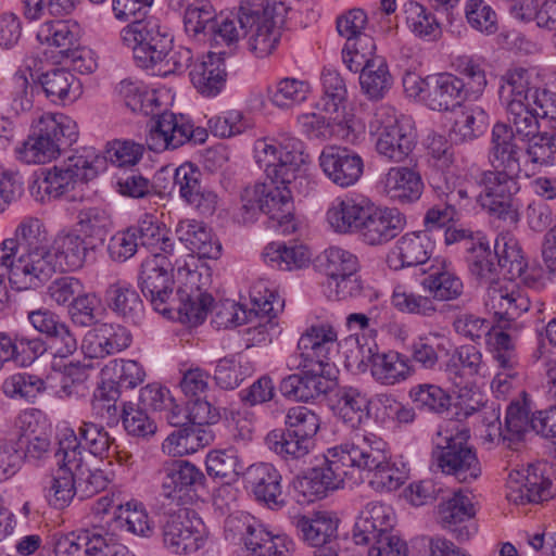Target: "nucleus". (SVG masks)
Returning a JSON list of instances; mask_svg holds the SVG:
<instances>
[{
    "mask_svg": "<svg viewBox=\"0 0 556 556\" xmlns=\"http://www.w3.org/2000/svg\"><path fill=\"white\" fill-rule=\"evenodd\" d=\"M387 443L372 433L355 434L325 454V463L315 467L300 482L305 496L313 502L323 498L328 491L363 482L365 475L369 485L378 492H391L403 483L401 472L389 462Z\"/></svg>",
    "mask_w": 556,
    "mask_h": 556,
    "instance_id": "nucleus-1",
    "label": "nucleus"
},
{
    "mask_svg": "<svg viewBox=\"0 0 556 556\" xmlns=\"http://www.w3.org/2000/svg\"><path fill=\"white\" fill-rule=\"evenodd\" d=\"M290 185L270 179L269 182L245 187L240 194L241 205L237 214L238 222L252 223L260 213H263L268 216L271 228L283 235L294 232L296 224Z\"/></svg>",
    "mask_w": 556,
    "mask_h": 556,
    "instance_id": "nucleus-2",
    "label": "nucleus"
},
{
    "mask_svg": "<svg viewBox=\"0 0 556 556\" xmlns=\"http://www.w3.org/2000/svg\"><path fill=\"white\" fill-rule=\"evenodd\" d=\"M77 123L64 114L46 113L33 125L28 139L20 151L26 163H46L78 139Z\"/></svg>",
    "mask_w": 556,
    "mask_h": 556,
    "instance_id": "nucleus-3",
    "label": "nucleus"
},
{
    "mask_svg": "<svg viewBox=\"0 0 556 556\" xmlns=\"http://www.w3.org/2000/svg\"><path fill=\"white\" fill-rule=\"evenodd\" d=\"M370 135L376 137V151L388 162L401 163L408 159L416 146V132L409 118L397 115L393 106H378L368 122Z\"/></svg>",
    "mask_w": 556,
    "mask_h": 556,
    "instance_id": "nucleus-4",
    "label": "nucleus"
},
{
    "mask_svg": "<svg viewBox=\"0 0 556 556\" xmlns=\"http://www.w3.org/2000/svg\"><path fill=\"white\" fill-rule=\"evenodd\" d=\"M520 173H508L504 169H490L480 174L478 184L482 188L477 200L481 207L492 217L507 225H516L519 220Z\"/></svg>",
    "mask_w": 556,
    "mask_h": 556,
    "instance_id": "nucleus-5",
    "label": "nucleus"
},
{
    "mask_svg": "<svg viewBox=\"0 0 556 556\" xmlns=\"http://www.w3.org/2000/svg\"><path fill=\"white\" fill-rule=\"evenodd\" d=\"M529 72L517 67L501 77L498 98L508 114L509 125L517 139L527 142L539 132V116L528 102Z\"/></svg>",
    "mask_w": 556,
    "mask_h": 556,
    "instance_id": "nucleus-6",
    "label": "nucleus"
},
{
    "mask_svg": "<svg viewBox=\"0 0 556 556\" xmlns=\"http://www.w3.org/2000/svg\"><path fill=\"white\" fill-rule=\"evenodd\" d=\"M468 439L467 430L442 437L432 452V457L442 472L453 476L462 483H471L481 476V464Z\"/></svg>",
    "mask_w": 556,
    "mask_h": 556,
    "instance_id": "nucleus-7",
    "label": "nucleus"
},
{
    "mask_svg": "<svg viewBox=\"0 0 556 556\" xmlns=\"http://www.w3.org/2000/svg\"><path fill=\"white\" fill-rule=\"evenodd\" d=\"M226 528L241 535L244 546L254 556H291L294 542L285 534H274L265 525L247 513L230 515Z\"/></svg>",
    "mask_w": 556,
    "mask_h": 556,
    "instance_id": "nucleus-8",
    "label": "nucleus"
},
{
    "mask_svg": "<svg viewBox=\"0 0 556 556\" xmlns=\"http://www.w3.org/2000/svg\"><path fill=\"white\" fill-rule=\"evenodd\" d=\"M160 526L164 546L173 554H192L205 545V528L194 511H166L160 520Z\"/></svg>",
    "mask_w": 556,
    "mask_h": 556,
    "instance_id": "nucleus-9",
    "label": "nucleus"
},
{
    "mask_svg": "<svg viewBox=\"0 0 556 556\" xmlns=\"http://www.w3.org/2000/svg\"><path fill=\"white\" fill-rule=\"evenodd\" d=\"M324 258L323 266L326 275L324 288L327 296L343 300L358 295L363 286L357 276L359 269L357 256L348 250L331 247L324 252Z\"/></svg>",
    "mask_w": 556,
    "mask_h": 556,
    "instance_id": "nucleus-10",
    "label": "nucleus"
},
{
    "mask_svg": "<svg viewBox=\"0 0 556 556\" xmlns=\"http://www.w3.org/2000/svg\"><path fill=\"white\" fill-rule=\"evenodd\" d=\"M161 493L164 497L185 505L192 503L204 489L205 476L185 459H166L157 470Z\"/></svg>",
    "mask_w": 556,
    "mask_h": 556,
    "instance_id": "nucleus-11",
    "label": "nucleus"
},
{
    "mask_svg": "<svg viewBox=\"0 0 556 556\" xmlns=\"http://www.w3.org/2000/svg\"><path fill=\"white\" fill-rule=\"evenodd\" d=\"M300 372L283 378L279 384L280 393L295 402H309L327 394L333 388L330 379L331 367L312 362L301 361Z\"/></svg>",
    "mask_w": 556,
    "mask_h": 556,
    "instance_id": "nucleus-12",
    "label": "nucleus"
},
{
    "mask_svg": "<svg viewBox=\"0 0 556 556\" xmlns=\"http://www.w3.org/2000/svg\"><path fill=\"white\" fill-rule=\"evenodd\" d=\"M138 45H125L132 50V58L137 66L150 71L151 74L166 77L172 74L184 73L193 60L191 49L176 46L170 51H160L156 46L138 38Z\"/></svg>",
    "mask_w": 556,
    "mask_h": 556,
    "instance_id": "nucleus-13",
    "label": "nucleus"
},
{
    "mask_svg": "<svg viewBox=\"0 0 556 556\" xmlns=\"http://www.w3.org/2000/svg\"><path fill=\"white\" fill-rule=\"evenodd\" d=\"M204 131L195 132L193 125L182 114L176 115L172 112H164L157 115L146 142L150 150L162 152L168 149H177L186 142L194 139V141H204Z\"/></svg>",
    "mask_w": 556,
    "mask_h": 556,
    "instance_id": "nucleus-14",
    "label": "nucleus"
},
{
    "mask_svg": "<svg viewBox=\"0 0 556 556\" xmlns=\"http://www.w3.org/2000/svg\"><path fill=\"white\" fill-rule=\"evenodd\" d=\"M38 41L54 48L61 58L76 70L83 71V62L88 53L80 47V28L77 23L64 20H51L42 23L37 30Z\"/></svg>",
    "mask_w": 556,
    "mask_h": 556,
    "instance_id": "nucleus-15",
    "label": "nucleus"
},
{
    "mask_svg": "<svg viewBox=\"0 0 556 556\" xmlns=\"http://www.w3.org/2000/svg\"><path fill=\"white\" fill-rule=\"evenodd\" d=\"M546 465H529L521 470H513L507 479V498L515 504L540 503L552 498L556 491L545 475Z\"/></svg>",
    "mask_w": 556,
    "mask_h": 556,
    "instance_id": "nucleus-16",
    "label": "nucleus"
},
{
    "mask_svg": "<svg viewBox=\"0 0 556 556\" xmlns=\"http://www.w3.org/2000/svg\"><path fill=\"white\" fill-rule=\"evenodd\" d=\"M421 87L418 91H426L424 101L433 111H452L468 99L465 81L452 73L429 75L425 79H415Z\"/></svg>",
    "mask_w": 556,
    "mask_h": 556,
    "instance_id": "nucleus-17",
    "label": "nucleus"
},
{
    "mask_svg": "<svg viewBox=\"0 0 556 556\" xmlns=\"http://www.w3.org/2000/svg\"><path fill=\"white\" fill-rule=\"evenodd\" d=\"M318 161L325 176L341 188L354 186L364 173L362 156L349 148L327 146Z\"/></svg>",
    "mask_w": 556,
    "mask_h": 556,
    "instance_id": "nucleus-18",
    "label": "nucleus"
},
{
    "mask_svg": "<svg viewBox=\"0 0 556 556\" xmlns=\"http://www.w3.org/2000/svg\"><path fill=\"white\" fill-rule=\"evenodd\" d=\"M244 486L254 500L269 509H280L286 505L282 497V476L269 463L250 465L243 472Z\"/></svg>",
    "mask_w": 556,
    "mask_h": 556,
    "instance_id": "nucleus-19",
    "label": "nucleus"
},
{
    "mask_svg": "<svg viewBox=\"0 0 556 556\" xmlns=\"http://www.w3.org/2000/svg\"><path fill=\"white\" fill-rule=\"evenodd\" d=\"M406 227V216L396 207H376L370 202L359 238L371 247L384 245Z\"/></svg>",
    "mask_w": 556,
    "mask_h": 556,
    "instance_id": "nucleus-20",
    "label": "nucleus"
},
{
    "mask_svg": "<svg viewBox=\"0 0 556 556\" xmlns=\"http://www.w3.org/2000/svg\"><path fill=\"white\" fill-rule=\"evenodd\" d=\"M31 261L17 250V243L5 239L0 243V276L8 275L11 285L18 290L38 288L46 278L39 275Z\"/></svg>",
    "mask_w": 556,
    "mask_h": 556,
    "instance_id": "nucleus-21",
    "label": "nucleus"
},
{
    "mask_svg": "<svg viewBox=\"0 0 556 556\" xmlns=\"http://www.w3.org/2000/svg\"><path fill=\"white\" fill-rule=\"evenodd\" d=\"M139 285L143 295L150 300L153 308L163 314H169L173 298L174 280L170 273L164 268L157 257H152L141 264Z\"/></svg>",
    "mask_w": 556,
    "mask_h": 556,
    "instance_id": "nucleus-22",
    "label": "nucleus"
},
{
    "mask_svg": "<svg viewBox=\"0 0 556 556\" xmlns=\"http://www.w3.org/2000/svg\"><path fill=\"white\" fill-rule=\"evenodd\" d=\"M17 243V250L34 262L39 275L46 280L53 274V267L47 261L49 249L47 245V232L40 219L35 217L24 218L17 226L14 237L10 238Z\"/></svg>",
    "mask_w": 556,
    "mask_h": 556,
    "instance_id": "nucleus-23",
    "label": "nucleus"
},
{
    "mask_svg": "<svg viewBox=\"0 0 556 556\" xmlns=\"http://www.w3.org/2000/svg\"><path fill=\"white\" fill-rule=\"evenodd\" d=\"M289 9L283 0H242L237 13L240 30L281 28Z\"/></svg>",
    "mask_w": 556,
    "mask_h": 556,
    "instance_id": "nucleus-24",
    "label": "nucleus"
},
{
    "mask_svg": "<svg viewBox=\"0 0 556 556\" xmlns=\"http://www.w3.org/2000/svg\"><path fill=\"white\" fill-rule=\"evenodd\" d=\"M516 138L508 124L496 123L491 132L488 159L493 168L521 173V157L526 148Z\"/></svg>",
    "mask_w": 556,
    "mask_h": 556,
    "instance_id": "nucleus-25",
    "label": "nucleus"
},
{
    "mask_svg": "<svg viewBox=\"0 0 556 556\" xmlns=\"http://www.w3.org/2000/svg\"><path fill=\"white\" fill-rule=\"evenodd\" d=\"M439 515L444 528H447L458 542L468 541L476 532L473 521L476 515L471 500L455 493L451 498L439 506Z\"/></svg>",
    "mask_w": 556,
    "mask_h": 556,
    "instance_id": "nucleus-26",
    "label": "nucleus"
},
{
    "mask_svg": "<svg viewBox=\"0 0 556 556\" xmlns=\"http://www.w3.org/2000/svg\"><path fill=\"white\" fill-rule=\"evenodd\" d=\"M332 410L352 429L368 425L372 418L370 397L354 387H341L336 391Z\"/></svg>",
    "mask_w": 556,
    "mask_h": 556,
    "instance_id": "nucleus-27",
    "label": "nucleus"
},
{
    "mask_svg": "<svg viewBox=\"0 0 556 556\" xmlns=\"http://www.w3.org/2000/svg\"><path fill=\"white\" fill-rule=\"evenodd\" d=\"M132 340L130 331L118 324H100L90 330L83 349L91 358H103L127 349Z\"/></svg>",
    "mask_w": 556,
    "mask_h": 556,
    "instance_id": "nucleus-28",
    "label": "nucleus"
},
{
    "mask_svg": "<svg viewBox=\"0 0 556 556\" xmlns=\"http://www.w3.org/2000/svg\"><path fill=\"white\" fill-rule=\"evenodd\" d=\"M521 399L514 400L506 409L505 427L500 421V410H492L494 422L492 426L496 429L498 437L504 442H508V447L523 441L529 430H532V417H530V403L526 391L520 393Z\"/></svg>",
    "mask_w": 556,
    "mask_h": 556,
    "instance_id": "nucleus-29",
    "label": "nucleus"
},
{
    "mask_svg": "<svg viewBox=\"0 0 556 556\" xmlns=\"http://www.w3.org/2000/svg\"><path fill=\"white\" fill-rule=\"evenodd\" d=\"M93 248L86 239L75 232H61L53 241L52 251L49 250V263L56 270L72 271L84 266L86 257Z\"/></svg>",
    "mask_w": 556,
    "mask_h": 556,
    "instance_id": "nucleus-30",
    "label": "nucleus"
},
{
    "mask_svg": "<svg viewBox=\"0 0 556 556\" xmlns=\"http://www.w3.org/2000/svg\"><path fill=\"white\" fill-rule=\"evenodd\" d=\"M394 514L390 506L381 502H369L361 511L355 526L353 538L356 544H370L377 538L391 532Z\"/></svg>",
    "mask_w": 556,
    "mask_h": 556,
    "instance_id": "nucleus-31",
    "label": "nucleus"
},
{
    "mask_svg": "<svg viewBox=\"0 0 556 556\" xmlns=\"http://www.w3.org/2000/svg\"><path fill=\"white\" fill-rule=\"evenodd\" d=\"M108 308L126 323L137 324L143 315V303L135 287L125 280L110 283L104 292Z\"/></svg>",
    "mask_w": 556,
    "mask_h": 556,
    "instance_id": "nucleus-32",
    "label": "nucleus"
},
{
    "mask_svg": "<svg viewBox=\"0 0 556 556\" xmlns=\"http://www.w3.org/2000/svg\"><path fill=\"white\" fill-rule=\"evenodd\" d=\"M337 331L327 324L313 325L306 329L298 342L303 361L331 367L329 354L334 348Z\"/></svg>",
    "mask_w": 556,
    "mask_h": 556,
    "instance_id": "nucleus-33",
    "label": "nucleus"
},
{
    "mask_svg": "<svg viewBox=\"0 0 556 556\" xmlns=\"http://www.w3.org/2000/svg\"><path fill=\"white\" fill-rule=\"evenodd\" d=\"M176 236L192 254L201 258L216 260L222 253V244L202 222L180 220L176 227Z\"/></svg>",
    "mask_w": 556,
    "mask_h": 556,
    "instance_id": "nucleus-34",
    "label": "nucleus"
},
{
    "mask_svg": "<svg viewBox=\"0 0 556 556\" xmlns=\"http://www.w3.org/2000/svg\"><path fill=\"white\" fill-rule=\"evenodd\" d=\"M382 185L384 193L400 204L416 202L424 190L420 175L406 166L391 167L384 175Z\"/></svg>",
    "mask_w": 556,
    "mask_h": 556,
    "instance_id": "nucleus-35",
    "label": "nucleus"
},
{
    "mask_svg": "<svg viewBox=\"0 0 556 556\" xmlns=\"http://www.w3.org/2000/svg\"><path fill=\"white\" fill-rule=\"evenodd\" d=\"M226 51L208 52L205 60L195 63L190 71V79L194 88L203 96L215 97L226 81L224 55Z\"/></svg>",
    "mask_w": 556,
    "mask_h": 556,
    "instance_id": "nucleus-36",
    "label": "nucleus"
},
{
    "mask_svg": "<svg viewBox=\"0 0 556 556\" xmlns=\"http://www.w3.org/2000/svg\"><path fill=\"white\" fill-rule=\"evenodd\" d=\"M370 371L376 381L384 386H394L406 380L414 371L409 358L395 351L372 353L368 348Z\"/></svg>",
    "mask_w": 556,
    "mask_h": 556,
    "instance_id": "nucleus-37",
    "label": "nucleus"
},
{
    "mask_svg": "<svg viewBox=\"0 0 556 556\" xmlns=\"http://www.w3.org/2000/svg\"><path fill=\"white\" fill-rule=\"evenodd\" d=\"M369 201L352 198L338 200L327 211L330 227L339 233H357L359 236Z\"/></svg>",
    "mask_w": 556,
    "mask_h": 556,
    "instance_id": "nucleus-38",
    "label": "nucleus"
},
{
    "mask_svg": "<svg viewBox=\"0 0 556 556\" xmlns=\"http://www.w3.org/2000/svg\"><path fill=\"white\" fill-rule=\"evenodd\" d=\"M214 440L213 429L188 422L187 426L173 431L163 442L162 448L169 455L184 456L212 444Z\"/></svg>",
    "mask_w": 556,
    "mask_h": 556,
    "instance_id": "nucleus-39",
    "label": "nucleus"
},
{
    "mask_svg": "<svg viewBox=\"0 0 556 556\" xmlns=\"http://www.w3.org/2000/svg\"><path fill=\"white\" fill-rule=\"evenodd\" d=\"M46 97L53 103L74 102L81 93L80 83L66 68H52L39 76Z\"/></svg>",
    "mask_w": 556,
    "mask_h": 556,
    "instance_id": "nucleus-40",
    "label": "nucleus"
},
{
    "mask_svg": "<svg viewBox=\"0 0 556 556\" xmlns=\"http://www.w3.org/2000/svg\"><path fill=\"white\" fill-rule=\"evenodd\" d=\"M138 38L156 46L160 51L174 49V36L167 27L162 26L156 20H137L121 30V39L124 45H138Z\"/></svg>",
    "mask_w": 556,
    "mask_h": 556,
    "instance_id": "nucleus-41",
    "label": "nucleus"
},
{
    "mask_svg": "<svg viewBox=\"0 0 556 556\" xmlns=\"http://www.w3.org/2000/svg\"><path fill=\"white\" fill-rule=\"evenodd\" d=\"M177 301L180 319L195 326L205 320L214 299L199 287L185 285L177 290Z\"/></svg>",
    "mask_w": 556,
    "mask_h": 556,
    "instance_id": "nucleus-42",
    "label": "nucleus"
},
{
    "mask_svg": "<svg viewBox=\"0 0 556 556\" xmlns=\"http://www.w3.org/2000/svg\"><path fill=\"white\" fill-rule=\"evenodd\" d=\"M466 252L470 274L481 281L494 282L500 273L496 258L485 237L477 232L476 241H471V245L466 247Z\"/></svg>",
    "mask_w": 556,
    "mask_h": 556,
    "instance_id": "nucleus-43",
    "label": "nucleus"
},
{
    "mask_svg": "<svg viewBox=\"0 0 556 556\" xmlns=\"http://www.w3.org/2000/svg\"><path fill=\"white\" fill-rule=\"evenodd\" d=\"M422 286L439 301L456 300L463 294L464 289L463 281L445 261L439 266L431 267V271L422 280Z\"/></svg>",
    "mask_w": 556,
    "mask_h": 556,
    "instance_id": "nucleus-44",
    "label": "nucleus"
},
{
    "mask_svg": "<svg viewBox=\"0 0 556 556\" xmlns=\"http://www.w3.org/2000/svg\"><path fill=\"white\" fill-rule=\"evenodd\" d=\"M434 250V243L426 231L403 235L395 244L401 267H413L427 263Z\"/></svg>",
    "mask_w": 556,
    "mask_h": 556,
    "instance_id": "nucleus-45",
    "label": "nucleus"
},
{
    "mask_svg": "<svg viewBox=\"0 0 556 556\" xmlns=\"http://www.w3.org/2000/svg\"><path fill=\"white\" fill-rule=\"evenodd\" d=\"M76 184L61 163L51 168L43 169L41 177L30 187V192L37 201L59 199L71 190Z\"/></svg>",
    "mask_w": 556,
    "mask_h": 556,
    "instance_id": "nucleus-46",
    "label": "nucleus"
},
{
    "mask_svg": "<svg viewBox=\"0 0 556 556\" xmlns=\"http://www.w3.org/2000/svg\"><path fill=\"white\" fill-rule=\"evenodd\" d=\"M288 430H273L265 438V444L288 464L305 458L314 446V441H307L292 435Z\"/></svg>",
    "mask_w": 556,
    "mask_h": 556,
    "instance_id": "nucleus-47",
    "label": "nucleus"
},
{
    "mask_svg": "<svg viewBox=\"0 0 556 556\" xmlns=\"http://www.w3.org/2000/svg\"><path fill=\"white\" fill-rule=\"evenodd\" d=\"M277 138L279 144V166L282 167L283 175L282 184H293L296 179H305L296 174L308 160V154L304 151V143L286 132L279 134Z\"/></svg>",
    "mask_w": 556,
    "mask_h": 556,
    "instance_id": "nucleus-48",
    "label": "nucleus"
},
{
    "mask_svg": "<svg viewBox=\"0 0 556 556\" xmlns=\"http://www.w3.org/2000/svg\"><path fill=\"white\" fill-rule=\"evenodd\" d=\"M65 170L75 184L88 182L94 179L100 170L104 159L92 147H83L73 150L62 162Z\"/></svg>",
    "mask_w": 556,
    "mask_h": 556,
    "instance_id": "nucleus-49",
    "label": "nucleus"
},
{
    "mask_svg": "<svg viewBox=\"0 0 556 556\" xmlns=\"http://www.w3.org/2000/svg\"><path fill=\"white\" fill-rule=\"evenodd\" d=\"M102 381L114 389H134L142 383L146 371L137 361L112 359L101 370Z\"/></svg>",
    "mask_w": 556,
    "mask_h": 556,
    "instance_id": "nucleus-50",
    "label": "nucleus"
},
{
    "mask_svg": "<svg viewBox=\"0 0 556 556\" xmlns=\"http://www.w3.org/2000/svg\"><path fill=\"white\" fill-rule=\"evenodd\" d=\"M493 254L496 258V266L500 274L509 278L520 277L526 268L521 249L517 240L509 233H501L496 237L493 245Z\"/></svg>",
    "mask_w": 556,
    "mask_h": 556,
    "instance_id": "nucleus-51",
    "label": "nucleus"
},
{
    "mask_svg": "<svg viewBox=\"0 0 556 556\" xmlns=\"http://www.w3.org/2000/svg\"><path fill=\"white\" fill-rule=\"evenodd\" d=\"M292 523L302 535V539L313 547L337 541V521L330 517L323 515L311 519L306 516L298 515L293 517Z\"/></svg>",
    "mask_w": 556,
    "mask_h": 556,
    "instance_id": "nucleus-52",
    "label": "nucleus"
},
{
    "mask_svg": "<svg viewBox=\"0 0 556 556\" xmlns=\"http://www.w3.org/2000/svg\"><path fill=\"white\" fill-rule=\"evenodd\" d=\"M263 260L266 264L281 270L302 268L309 262V252L303 245L288 247L283 242H270L263 252Z\"/></svg>",
    "mask_w": 556,
    "mask_h": 556,
    "instance_id": "nucleus-53",
    "label": "nucleus"
},
{
    "mask_svg": "<svg viewBox=\"0 0 556 556\" xmlns=\"http://www.w3.org/2000/svg\"><path fill=\"white\" fill-rule=\"evenodd\" d=\"M115 527L129 534L150 538L154 533V526L142 504L128 502L117 506V514L114 518Z\"/></svg>",
    "mask_w": 556,
    "mask_h": 556,
    "instance_id": "nucleus-54",
    "label": "nucleus"
},
{
    "mask_svg": "<svg viewBox=\"0 0 556 556\" xmlns=\"http://www.w3.org/2000/svg\"><path fill=\"white\" fill-rule=\"evenodd\" d=\"M359 84L362 91L370 100H379L387 94L393 85V77L382 56L370 60L359 74Z\"/></svg>",
    "mask_w": 556,
    "mask_h": 556,
    "instance_id": "nucleus-55",
    "label": "nucleus"
},
{
    "mask_svg": "<svg viewBox=\"0 0 556 556\" xmlns=\"http://www.w3.org/2000/svg\"><path fill=\"white\" fill-rule=\"evenodd\" d=\"M443 352H446L444 337L435 332L426 333L412 341L409 363L414 362L424 369L432 370L439 364Z\"/></svg>",
    "mask_w": 556,
    "mask_h": 556,
    "instance_id": "nucleus-56",
    "label": "nucleus"
},
{
    "mask_svg": "<svg viewBox=\"0 0 556 556\" xmlns=\"http://www.w3.org/2000/svg\"><path fill=\"white\" fill-rule=\"evenodd\" d=\"M323 96L319 105L327 113H339L345 109L348 88L340 73L330 67L321 73Z\"/></svg>",
    "mask_w": 556,
    "mask_h": 556,
    "instance_id": "nucleus-57",
    "label": "nucleus"
},
{
    "mask_svg": "<svg viewBox=\"0 0 556 556\" xmlns=\"http://www.w3.org/2000/svg\"><path fill=\"white\" fill-rule=\"evenodd\" d=\"M21 434L16 441L18 450H24V457L28 460H39L48 454L50 441L48 437L36 429H31L34 415L24 413L20 416Z\"/></svg>",
    "mask_w": 556,
    "mask_h": 556,
    "instance_id": "nucleus-58",
    "label": "nucleus"
},
{
    "mask_svg": "<svg viewBox=\"0 0 556 556\" xmlns=\"http://www.w3.org/2000/svg\"><path fill=\"white\" fill-rule=\"evenodd\" d=\"M489 114L481 105H467L460 111L453 125V132L463 141L481 136L488 128Z\"/></svg>",
    "mask_w": 556,
    "mask_h": 556,
    "instance_id": "nucleus-59",
    "label": "nucleus"
},
{
    "mask_svg": "<svg viewBox=\"0 0 556 556\" xmlns=\"http://www.w3.org/2000/svg\"><path fill=\"white\" fill-rule=\"evenodd\" d=\"M58 450L55 451L58 469H65L77 473L84 466V451L81 442L72 429H66L59 440Z\"/></svg>",
    "mask_w": 556,
    "mask_h": 556,
    "instance_id": "nucleus-60",
    "label": "nucleus"
},
{
    "mask_svg": "<svg viewBox=\"0 0 556 556\" xmlns=\"http://www.w3.org/2000/svg\"><path fill=\"white\" fill-rule=\"evenodd\" d=\"M77 226L85 238H99L113 228V219L109 210L100 206L85 207L78 212Z\"/></svg>",
    "mask_w": 556,
    "mask_h": 556,
    "instance_id": "nucleus-61",
    "label": "nucleus"
},
{
    "mask_svg": "<svg viewBox=\"0 0 556 556\" xmlns=\"http://www.w3.org/2000/svg\"><path fill=\"white\" fill-rule=\"evenodd\" d=\"M76 493V475L65 469H56L47 488L46 497L49 504L56 509H63L70 505Z\"/></svg>",
    "mask_w": 556,
    "mask_h": 556,
    "instance_id": "nucleus-62",
    "label": "nucleus"
},
{
    "mask_svg": "<svg viewBox=\"0 0 556 556\" xmlns=\"http://www.w3.org/2000/svg\"><path fill=\"white\" fill-rule=\"evenodd\" d=\"M217 15L213 7L203 1L189 4L184 14L185 30L189 36L204 39L216 22Z\"/></svg>",
    "mask_w": 556,
    "mask_h": 556,
    "instance_id": "nucleus-63",
    "label": "nucleus"
},
{
    "mask_svg": "<svg viewBox=\"0 0 556 556\" xmlns=\"http://www.w3.org/2000/svg\"><path fill=\"white\" fill-rule=\"evenodd\" d=\"M409 397L418 409L435 414L446 412L451 404L450 395L441 387L430 383L413 387Z\"/></svg>",
    "mask_w": 556,
    "mask_h": 556,
    "instance_id": "nucleus-64",
    "label": "nucleus"
}]
</instances>
